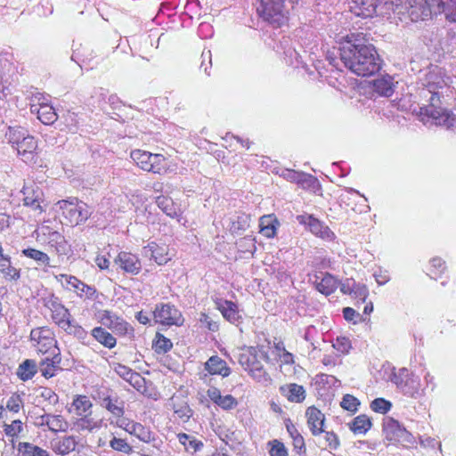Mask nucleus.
Returning <instances> with one entry per match:
<instances>
[{"label": "nucleus", "mask_w": 456, "mask_h": 456, "mask_svg": "<svg viewBox=\"0 0 456 456\" xmlns=\"http://www.w3.org/2000/svg\"><path fill=\"white\" fill-rule=\"evenodd\" d=\"M340 60L349 70L360 77H370L381 69L382 60L376 47L362 33H351L339 47Z\"/></svg>", "instance_id": "f257e3e1"}, {"label": "nucleus", "mask_w": 456, "mask_h": 456, "mask_svg": "<svg viewBox=\"0 0 456 456\" xmlns=\"http://www.w3.org/2000/svg\"><path fill=\"white\" fill-rule=\"evenodd\" d=\"M8 143L17 152V156L26 164L41 167V150L38 139L21 126H9L6 132Z\"/></svg>", "instance_id": "f03ea898"}, {"label": "nucleus", "mask_w": 456, "mask_h": 456, "mask_svg": "<svg viewBox=\"0 0 456 456\" xmlns=\"http://www.w3.org/2000/svg\"><path fill=\"white\" fill-rule=\"evenodd\" d=\"M440 104L441 96L438 93H433L429 103L420 107L417 112L419 119L425 125L434 124L447 129L456 127V115L451 110L442 108Z\"/></svg>", "instance_id": "7ed1b4c3"}, {"label": "nucleus", "mask_w": 456, "mask_h": 456, "mask_svg": "<svg viewBox=\"0 0 456 456\" xmlns=\"http://www.w3.org/2000/svg\"><path fill=\"white\" fill-rule=\"evenodd\" d=\"M262 361L268 362L270 356L263 346H249L242 350L239 362L242 368L258 382H268L271 378L264 367Z\"/></svg>", "instance_id": "20e7f679"}, {"label": "nucleus", "mask_w": 456, "mask_h": 456, "mask_svg": "<svg viewBox=\"0 0 456 456\" xmlns=\"http://www.w3.org/2000/svg\"><path fill=\"white\" fill-rule=\"evenodd\" d=\"M44 305L50 311L52 321L65 332L77 337L86 334L83 327L73 322L69 310L57 297L45 299Z\"/></svg>", "instance_id": "39448f33"}, {"label": "nucleus", "mask_w": 456, "mask_h": 456, "mask_svg": "<svg viewBox=\"0 0 456 456\" xmlns=\"http://www.w3.org/2000/svg\"><path fill=\"white\" fill-rule=\"evenodd\" d=\"M436 2L439 0H395V8L399 15L418 22L432 18Z\"/></svg>", "instance_id": "423d86ee"}, {"label": "nucleus", "mask_w": 456, "mask_h": 456, "mask_svg": "<svg viewBox=\"0 0 456 456\" xmlns=\"http://www.w3.org/2000/svg\"><path fill=\"white\" fill-rule=\"evenodd\" d=\"M256 12L273 28H282L289 22V11L285 7L284 0H260Z\"/></svg>", "instance_id": "0eeeda50"}, {"label": "nucleus", "mask_w": 456, "mask_h": 456, "mask_svg": "<svg viewBox=\"0 0 456 456\" xmlns=\"http://www.w3.org/2000/svg\"><path fill=\"white\" fill-rule=\"evenodd\" d=\"M54 279L63 289L72 292L83 302L99 301L102 296L94 286L86 284L75 275L60 273L54 275Z\"/></svg>", "instance_id": "6e6552de"}, {"label": "nucleus", "mask_w": 456, "mask_h": 456, "mask_svg": "<svg viewBox=\"0 0 456 456\" xmlns=\"http://www.w3.org/2000/svg\"><path fill=\"white\" fill-rule=\"evenodd\" d=\"M130 158L142 171L159 175H164L169 172L167 159L162 154L135 149L130 152Z\"/></svg>", "instance_id": "1a4fd4ad"}, {"label": "nucleus", "mask_w": 456, "mask_h": 456, "mask_svg": "<svg viewBox=\"0 0 456 456\" xmlns=\"http://www.w3.org/2000/svg\"><path fill=\"white\" fill-rule=\"evenodd\" d=\"M56 205L61 211V216L67 224L77 226L86 223L91 216L90 207L77 198L59 200Z\"/></svg>", "instance_id": "9d476101"}, {"label": "nucleus", "mask_w": 456, "mask_h": 456, "mask_svg": "<svg viewBox=\"0 0 456 456\" xmlns=\"http://www.w3.org/2000/svg\"><path fill=\"white\" fill-rule=\"evenodd\" d=\"M37 240L58 256H66L70 251V245L65 236L49 225H43L37 232Z\"/></svg>", "instance_id": "9b49d317"}, {"label": "nucleus", "mask_w": 456, "mask_h": 456, "mask_svg": "<svg viewBox=\"0 0 456 456\" xmlns=\"http://www.w3.org/2000/svg\"><path fill=\"white\" fill-rule=\"evenodd\" d=\"M29 101L31 113L37 114V118L44 125H53L58 119V115L51 104L49 96L37 92L31 95Z\"/></svg>", "instance_id": "f8f14e48"}, {"label": "nucleus", "mask_w": 456, "mask_h": 456, "mask_svg": "<svg viewBox=\"0 0 456 456\" xmlns=\"http://www.w3.org/2000/svg\"><path fill=\"white\" fill-rule=\"evenodd\" d=\"M30 340L36 350L43 354L60 350L54 331L47 326L37 327L30 331Z\"/></svg>", "instance_id": "ddd939ff"}, {"label": "nucleus", "mask_w": 456, "mask_h": 456, "mask_svg": "<svg viewBox=\"0 0 456 456\" xmlns=\"http://www.w3.org/2000/svg\"><path fill=\"white\" fill-rule=\"evenodd\" d=\"M100 322L118 337L132 338L134 336V327L110 310H102L100 313Z\"/></svg>", "instance_id": "4468645a"}, {"label": "nucleus", "mask_w": 456, "mask_h": 456, "mask_svg": "<svg viewBox=\"0 0 456 456\" xmlns=\"http://www.w3.org/2000/svg\"><path fill=\"white\" fill-rule=\"evenodd\" d=\"M152 314L155 322L163 326H180L184 321L182 313L169 303L156 305Z\"/></svg>", "instance_id": "2eb2a0df"}, {"label": "nucleus", "mask_w": 456, "mask_h": 456, "mask_svg": "<svg viewBox=\"0 0 456 456\" xmlns=\"http://www.w3.org/2000/svg\"><path fill=\"white\" fill-rule=\"evenodd\" d=\"M23 205L29 208L37 215L45 212V200L42 189L36 184H26L22 189Z\"/></svg>", "instance_id": "dca6fc26"}, {"label": "nucleus", "mask_w": 456, "mask_h": 456, "mask_svg": "<svg viewBox=\"0 0 456 456\" xmlns=\"http://www.w3.org/2000/svg\"><path fill=\"white\" fill-rule=\"evenodd\" d=\"M300 224L307 226L310 232L322 240L333 241L336 239L335 233L322 221L313 215H300L297 216Z\"/></svg>", "instance_id": "f3484780"}, {"label": "nucleus", "mask_w": 456, "mask_h": 456, "mask_svg": "<svg viewBox=\"0 0 456 456\" xmlns=\"http://www.w3.org/2000/svg\"><path fill=\"white\" fill-rule=\"evenodd\" d=\"M17 68L7 57L0 54V99L11 94L10 87L14 82Z\"/></svg>", "instance_id": "a211bd4d"}, {"label": "nucleus", "mask_w": 456, "mask_h": 456, "mask_svg": "<svg viewBox=\"0 0 456 456\" xmlns=\"http://www.w3.org/2000/svg\"><path fill=\"white\" fill-rule=\"evenodd\" d=\"M118 427L145 444L152 443L156 439L155 434L151 430L150 427L129 419H121L118 423Z\"/></svg>", "instance_id": "6ab92c4d"}, {"label": "nucleus", "mask_w": 456, "mask_h": 456, "mask_svg": "<svg viewBox=\"0 0 456 456\" xmlns=\"http://www.w3.org/2000/svg\"><path fill=\"white\" fill-rule=\"evenodd\" d=\"M151 252V257L159 265H164L175 256V248L165 242L151 241L145 247Z\"/></svg>", "instance_id": "aec40b11"}, {"label": "nucleus", "mask_w": 456, "mask_h": 456, "mask_svg": "<svg viewBox=\"0 0 456 456\" xmlns=\"http://www.w3.org/2000/svg\"><path fill=\"white\" fill-rule=\"evenodd\" d=\"M115 264L125 273L137 275L142 271V262L136 254L120 251L114 259Z\"/></svg>", "instance_id": "412c9836"}, {"label": "nucleus", "mask_w": 456, "mask_h": 456, "mask_svg": "<svg viewBox=\"0 0 456 456\" xmlns=\"http://www.w3.org/2000/svg\"><path fill=\"white\" fill-rule=\"evenodd\" d=\"M307 427L314 436H318L324 432L325 415L314 405L305 410Z\"/></svg>", "instance_id": "4be33fe9"}, {"label": "nucleus", "mask_w": 456, "mask_h": 456, "mask_svg": "<svg viewBox=\"0 0 456 456\" xmlns=\"http://www.w3.org/2000/svg\"><path fill=\"white\" fill-rule=\"evenodd\" d=\"M114 370L119 377L127 381L137 391H142V389L144 387V378L129 367L122 363H116L114 365Z\"/></svg>", "instance_id": "5701e85b"}, {"label": "nucleus", "mask_w": 456, "mask_h": 456, "mask_svg": "<svg viewBox=\"0 0 456 456\" xmlns=\"http://www.w3.org/2000/svg\"><path fill=\"white\" fill-rule=\"evenodd\" d=\"M77 446V438L72 435L56 437L51 441L52 451L61 456L70 454L76 450Z\"/></svg>", "instance_id": "b1692460"}, {"label": "nucleus", "mask_w": 456, "mask_h": 456, "mask_svg": "<svg viewBox=\"0 0 456 456\" xmlns=\"http://www.w3.org/2000/svg\"><path fill=\"white\" fill-rule=\"evenodd\" d=\"M170 402L175 418L183 423L188 422L193 412L188 403L187 398L183 395H175L171 397Z\"/></svg>", "instance_id": "393cba45"}, {"label": "nucleus", "mask_w": 456, "mask_h": 456, "mask_svg": "<svg viewBox=\"0 0 456 456\" xmlns=\"http://www.w3.org/2000/svg\"><path fill=\"white\" fill-rule=\"evenodd\" d=\"M61 362V355L60 350H58V352L53 353L51 358L46 357L39 362L38 368L41 375L47 379L56 376L58 371L62 370Z\"/></svg>", "instance_id": "a878e982"}, {"label": "nucleus", "mask_w": 456, "mask_h": 456, "mask_svg": "<svg viewBox=\"0 0 456 456\" xmlns=\"http://www.w3.org/2000/svg\"><path fill=\"white\" fill-rule=\"evenodd\" d=\"M378 0H351L350 11L358 17L370 18L377 11Z\"/></svg>", "instance_id": "bb28decb"}, {"label": "nucleus", "mask_w": 456, "mask_h": 456, "mask_svg": "<svg viewBox=\"0 0 456 456\" xmlns=\"http://www.w3.org/2000/svg\"><path fill=\"white\" fill-rule=\"evenodd\" d=\"M207 395L214 403L225 411L232 410L238 404L235 397L232 395H222L221 391L215 387L208 389Z\"/></svg>", "instance_id": "cd10ccee"}, {"label": "nucleus", "mask_w": 456, "mask_h": 456, "mask_svg": "<svg viewBox=\"0 0 456 456\" xmlns=\"http://www.w3.org/2000/svg\"><path fill=\"white\" fill-rule=\"evenodd\" d=\"M383 431L386 438L391 442H399L401 438L408 435L406 428L399 421L390 418L383 424Z\"/></svg>", "instance_id": "c85d7f7f"}, {"label": "nucleus", "mask_w": 456, "mask_h": 456, "mask_svg": "<svg viewBox=\"0 0 456 456\" xmlns=\"http://www.w3.org/2000/svg\"><path fill=\"white\" fill-rule=\"evenodd\" d=\"M205 370L209 375H219L226 378L231 374V369L226 362L217 355H213L205 362Z\"/></svg>", "instance_id": "c756f323"}, {"label": "nucleus", "mask_w": 456, "mask_h": 456, "mask_svg": "<svg viewBox=\"0 0 456 456\" xmlns=\"http://www.w3.org/2000/svg\"><path fill=\"white\" fill-rule=\"evenodd\" d=\"M2 428L5 436L12 444H14L24 433L25 423L20 419H13L11 422L3 419Z\"/></svg>", "instance_id": "7c9ffc66"}, {"label": "nucleus", "mask_w": 456, "mask_h": 456, "mask_svg": "<svg viewBox=\"0 0 456 456\" xmlns=\"http://www.w3.org/2000/svg\"><path fill=\"white\" fill-rule=\"evenodd\" d=\"M280 392L290 403H299L305 399V390L304 387L296 383L281 386Z\"/></svg>", "instance_id": "2f4dec72"}, {"label": "nucleus", "mask_w": 456, "mask_h": 456, "mask_svg": "<svg viewBox=\"0 0 456 456\" xmlns=\"http://www.w3.org/2000/svg\"><path fill=\"white\" fill-rule=\"evenodd\" d=\"M93 413L79 416L74 421V427L78 432L93 433L102 428V420L95 419Z\"/></svg>", "instance_id": "473e14b6"}, {"label": "nucleus", "mask_w": 456, "mask_h": 456, "mask_svg": "<svg viewBox=\"0 0 456 456\" xmlns=\"http://www.w3.org/2000/svg\"><path fill=\"white\" fill-rule=\"evenodd\" d=\"M24 407L22 397L18 393H12L7 399L5 406L0 405V421L7 419V411L17 414Z\"/></svg>", "instance_id": "72a5a7b5"}, {"label": "nucleus", "mask_w": 456, "mask_h": 456, "mask_svg": "<svg viewBox=\"0 0 456 456\" xmlns=\"http://www.w3.org/2000/svg\"><path fill=\"white\" fill-rule=\"evenodd\" d=\"M0 273L6 281H17L20 278V269L12 265L11 257L0 253Z\"/></svg>", "instance_id": "f704fd0d"}, {"label": "nucleus", "mask_w": 456, "mask_h": 456, "mask_svg": "<svg viewBox=\"0 0 456 456\" xmlns=\"http://www.w3.org/2000/svg\"><path fill=\"white\" fill-rule=\"evenodd\" d=\"M279 225V221L273 214L263 216L259 219V232L263 236L268 239L276 236Z\"/></svg>", "instance_id": "c9c22d12"}, {"label": "nucleus", "mask_w": 456, "mask_h": 456, "mask_svg": "<svg viewBox=\"0 0 456 456\" xmlns=\"http://www.w3.org/2000/svg\"><path fill=\"white\" fill-rule=\"evenodd\" d=\"M93 403L88 396L85 395H76L71 403L70 412H73L76 416L79 417L93 413Z\"/></svg>", "instance_id": "e433bc0d"}, {"label": "nucleus", "mask_w": 456, "mask_h": 456, "mask_svg": "<svg viewBox=\"0 0 456 456\" xmlns=\"http://www.w3.org/2000/svg\"><path fill=\"white\" fill-rule=\"evenodd\" d=\"M372 92L379 96L390 97L394 93L393 78L383 76L371 82Z\"/></svg>", "instance_id": "4c0bfd02"}, {"label": "nucleus", "mask_w": 456, "mask_h": 456, "mask_svg": "<svg viewBox=\"0 0 456 456\" xmlns=\"http://www.w3.org/2000/svg\"><path fill=\"white\" fill-rule=\"evenodd\" d=\"M444 14L445 20L456 23V0L436 2L434 14Z\"/></svg>", "instance_id": "58836bf2"}, {"label": "nucleus", "mask_w": 456, "mask_h": 456, "mask_svg": "<svg viewBox=\"0 0 456 456\" xmlns=\"http://www.w3.org/2000/svg\"><path fill=\"white\" fill-rule=\"evenodd\" d=\"M91 335L98 343L108 349H112L117 345L116 338L102 326L94 328L91 330Z\"/></svg>", "instance_id": "ea45409f"}, {"label": "nucleus", "mask_w": 456, "mask_h": 456, "mask_svg": "<svg viewBox=\"0 0 456 456\" xmlns=\"http://www.w3.org/2000/svg\"><path fill=\"white\" fill-rule=\"evenodd\" d=\"M411 372L406 368H401L397 372H394L391 380L398 387L404 391L405 395H410L411 397H416L419 395V389L417 388L414 392L406 389L409 380L411 379Z\"/></svg>", "instance_id": "a19ab883"}, {"label": "nucleus", "mask_w": 456, "mask_h": 456, "mask_svg": "<svg viewBox=\"0 0 456 456\" xmlns=\"http://www.w3.org/2000/svg\"><path fill=\"white\" fill-rule=\"evenodd\" d=\"M338 284L339 281L335 276L325 273L321 281L316 282L315 288L320 293L330 296L336 291Z\"/></svg>", "instance_id": "79ce46f5"}, {"label": "nucleus", "mask_w": 456, "mask_h": 456, "mask_svg": "<svg viewBox=\"0 0 456 456\" xmlns=\"http://www.w3.org/2000/svg\"><path fill=\"white\" fill-rule=\"evenodd\" d=\"M104 407L108 411L111 413V415L116 419V425L121 419H128L124 417L125 410H124V403L119 401L118 398H111L110 396H107L103 399Z\"/></svg>", "instance_id": "37998d69"}, {"label": "nucleus", "mask_w": 456, "mask_h": 456, "mask_svg": "<svg viewBox=\"0 0 456 456\" xmlns=\"http://www.w3.org/2000/svg\"><path fill=\"white\" fill-rule=\"evenodd\" d=\"M349 429L354 435H364L372 427L371 419L366 414H360L348 423Z\"/></svg>", "instance_id": "c03bdc74"}, {"label": "nucleus", "mask_w": 456, "mask_h": 456, "mask_svg": "<svg viewBox=\"0 0 456 456\" xmlns=\"http://www.w3.org/2000/svg\"><path fill=\"white\" fill-rule=\"evenodd\" d=\"M156 204L167 216L172 218L181 216L180 208L168 196H158L156 198Z\"/></svg>", "instance_id": "a18cd8bd"}, {"label": "nucleus", "mask_w": 456, "mask_h": 456, "mask_svg": "<svg viewBox=\"0 0 456 456\" xmlns=\"http://www.w3.org/2000/svg\"><path fill=\"white\" fill-rule=\"evenodd\" d=\"M17 451L22 456H51L48 450L29 442H19Z\"/></svg>", "instance_id": "49530a36"}, {"label": "nucleus", "mask_w": 456, "mask_h": 456, "mask_svg": "<svg viewBox=\"0 0 456 456\" xmlns=\"http://www.w3.org/2000/svg\"><path fill=\"white\" fill-rule=\"evenodd\" d=\"M218 310L222 313L224 318L232 323L239 322L241 318L237 304L230 300H224L218 305Z\"/></svg>", "instance_id": "de8ad7c7"}, {"label": "nucleus", "mask_w": 456, "mask_h": 456, "mask_svg": "<svg viewBox=\"0 0 456 456\" xmlns=\"http://www.w3.org/2000/svg\"><path fill=\"white\" fill-rule=\"evenodd\" d=\"M21 254L29 258L34 260L36 263H37L39 265H42L44 267H50L51 265V258L49 255L42 250H39L35 248H23L21 250Z\"/></svg>", "instance_id": "09e8293b"}, {"label": "nucleus", "mask_w": 456, "mask_h": 456, "mask_svg": "<svg viewBox=\"0 0 456 456\" xmlns=\"http://www.w3.org/2000/svg\"><path fill=\"white\" fill-rule=\"evenodd\" d=\"M46 428L53 433L66 432L69 428V422L60 414H48Z\"/></svg>", "instance_id": "8fccbe9b"}, {"label": "nucleus", "mask_w": 456, "mask_h": 456, "mask_svg": "<svg viewBox=\"0 0 456 456\" xmlns=\"http://www.w3.org/2000/svg\"><path fill=\"white\" fill-rule=\"evenodd\" d=\"M177 438L179 443L183 445L186 452H197L204 446L201 440H199L195 436H190L186 433L177 434Z\"/></svg>", "instance_id": "3c124183"}, {"label": "nucleus", "mask_w": 456, "mask_h": 456, "mask_svg": "<svg viewBox=\"0 0 456 456\" xmlns=\"http://www.w3.org/2000/svg\"><path fill=\"white\" fill-rule=\"evenodd\" d=\"M447 266L445 261L439 256H435L430 259L428 265L427 266V274L435 280L442 277L446 271Z\"/></svg>", "instance_id": "603ef678"}, {"label": "nucleus", "mask_w": 456, "mask_h": 456, "mask_svg": "<svg viewBox=\"0 0 456 456\" xmlns=\"http://www.w3.org/2000/svg\"><path fill=\"white\" fill-rule=\"evenodd\" d=\"M37 371V366L34 360L27 359L22 362L17 370V376L22 381L31 379Z\"/></svg>", "instance_id": "864d4df0"}, {"label": "nucleus", "mask_w": 456, "mask_h": 456, "mask_svg": "<svg viewBox=\"0 0 456 456\" xmlns=\"http://www.w3.org/2000/svg\"><path fill=\"white\" fill-rule=\"evenodd\" d=\"M284 176L287 180L297 184H301L302 186H311L316 182L315 177L312 175L295 170H287V173L284 175Z\"/></svg>", "instance_id": "5fc2aeb1"}, {"label": "nucleus", "mask_w": 456, "mask_h": 456, "mask_svg": "<svg viewBox=\"0 0 456 456\" xmlns=\"http://www.w3.org/2000/svg\"><path fill=\"white\" fill-rule=\"evenodd\" d=\"M173 347L172 341L163 334L157 332L152 341V348L157 354H166Z\"/></svg>", "instance_id": "6e6d98bb"}, {"label": "nucleus", "mask_w": 456, "mask_h": 456, "mask_svg": "<svg viewBox=\"0 0 456 456\" xmlns=\"http://www.w3.org/2000/svg\"><path fill=\"white\" fill-rule=\"evenodd\" d=\"M110 447L118 452L130 455L134 452V447L125 438L117 437L115 436L109 442Z\"/></svg>", "instance_id": "4d7b16f0"}, {"label": "nucleus", "mask_w": 456, "mask_h": 456, "mask_svg": "<svg viewBox=\"0 0 456 456\" xmlns=\"http://www.w3.org/2000/svg\"><path fill=\"white\" fill-rule=\"evenodd\" d=\"M269 456H289V450L279 439L270 440L266 444Z\"/></svg>", "instance_id": "13d9d810"}, {"label": "nucleus", "mask_w": 456, "mask_h": 456, "mask_svg": "<svg viewBox=\"0 0 456 456\" xmlns=\"http://www.w3.org/2000/svg\"><path fill=\"white\" fill-rule=\"evenodd\" d=\"M250 225V216L246 213H239L231 224V230L233 232L246 231Z\"/></svg>", "instance_id": "bf43d9fd"}, {"label": "nucleus", "mask_w": 456, "mask_h": 456, "mask_svg": "<svg viewBox=\"0 0 456 456\" xmlns=\"http://www.w3.org/2000/svg\"><path fill=\"white\" fill-rule=\"evenodd\" d=\"M360 403V401L355 396L346 394L343 396L340 406L351 414H354L358 411Z\"/></svg>", "instance_id": "052dcab7"}, {"label": "nucleus", "mask_w": 456, "mask_h": 456, "mask_svg": "<svg viewBox=\"0 0 456 456\" xmlns=\"http://www.w3.org/2000/svg\"><path fill=\"white\" fill-rule=\"evenodd\" d=\"M351 297L355 300L356 305L365 303L369 297V289L367 286L361 283L354 284V292Z\"/></svg>", "instance_id": "680f3d73"}, {"label": "nucleus", "mask_w": 456, "mask_h": 456, "mask_svg": "<svg viewBox=\"0 0 456 456\" xmlns=\"http://www.w3.org/2000/svg\"><path fill=\"white\" fill-rule=\"evenodd\" d=\"M392 403L385 398H376L370 403V409L378 413L386 414L390 411Z\"/></svg>", "instance_id": "e2e57ef3"}, {"label": "nucleus", "mask_w": 456, "mask_h": 456, "mask_svg": "<svg viewBox=\"0 0 456 456\" xmlns=\"http://www.w3.org/2000/svg\"><path fill=\"white\" fill-rule=\"evenodd\" d=\"M333 347L339 353L346 354L352 348L351 340L346 337H338L333 344Z\"/></svg>", "instance_id": "0e129e2a"}, {"label": "nucleus", "mask_w": 456, "mask_h": 456, "mask_svg": "<svg viewBox=\"0 0 456 456\" xmlns=\"http://www.w3.org/2000/svg\"><path fill=\"white\" fill-rule=\"evenodd\" d=\"M323 433H324L325 441L327 443V446L330 450L338 449L340 445V441H339L338 435L333 431H325L324 430Z\"/></svg>", "instance_id": "69168bd1"}, {"label": "nucleus", "mask_w": 456, "mask_h": 456, "mask_svg": "<svg viewBox=\"0 0 456 456\" xmlns=\"http://www.w3.org/2000/svg\"><path fill=\"white\" fill-rule=\"evenodd\" d=\"M292 446L293 451L298 456H305L306 455V445L305 442L304 436H300L295 439H292Z\"/></svg>", "instance_id": "338daca9"}, {"label": "nucleus", "mask_w": 456, "mask_h": 456, "mask_svg": "<svg viewBox=\"0 0 456 456\" xmlns=\"http://www.w3.org/2000/svg\"><path fill=\"white\" fill-rule=\"evenodd\" d=\"M343 316L348 322H354V323H357L358 322L364 321V319L361 316L359 313H357L352 307H345L343 309Z\"/></svg>", "instance_id": "774afa93"}]
</instances>
